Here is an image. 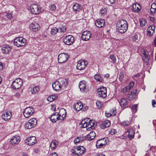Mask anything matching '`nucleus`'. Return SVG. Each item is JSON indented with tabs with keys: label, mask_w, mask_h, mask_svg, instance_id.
Listing matches in <instances>:
<instances>
[{
	"label": "nucleus",
	"mask_w": 156,
	"mask_h": 156,
	"mask_svg": "<svg viewBox=\"0 0 156 156\" xmlns=\"http://www.w3.org/2000/svg\"><path fill=\"white\" fill-rule=\"evenodd\" d=\"M96 134L94 131L91 132L88 134L86 136L87 140H90L94 139L95 136Z\"/></svg>",
	"instance_id": "nucleus-28"
},
{
	"label": "nucleus",
	"mask_w": 156,
	"mask_h": 156,
	"mask_svg": "<svg viewBox=\"0 0 156 156\" xmlns=\"http://www.w3.org/2000/svg\"><path fill=\"white\" fill-rule=\"evenodd\" d=\"M130 123V122L128 121H123L121 123L122 126H126L129 125Z\"/></svg>",
	"instance_id": "nucleus-46"
},
{
	"label": "nucleus",
	"mask_w": 156,
	"mask_h": 156,
	"mask_svg": "<svg viewBox=\"0 0 156 156\" xmlns=\"http://www.w3.org/2000/svg\"><path fill=\"white\" fill-rule=\"evenodd\" d=\"M156 11V3H153L151 5L150 12L151 13L153 14L155 13Z\"/></svg>",
	"instance_id": "nucleus-37"
},
{
	"label": "nucleus",
	"mask_w": 156,
	"mask_h": 156,
	"mask_svg": "<svg viewBox=\"0 0 156 156\" xmlns=\"http://www.w3.org/2000/svg\"><path fill=\"white\" fill-rule=\"evenodd\" d=\"M137 107V105H134L132 106V108L133 109L134 112H136V109Z\"/></svg>",
	"instance_id": "nucleus-56"
},
{
	"label": "nucleus",
	"mask_w": 156,
	"mask_h": 156,
	"mask_svg": "<svg viewBox=\"0 0 156 156\" xmlns=\"http://www.w3.org/2000/svg\"><path fill=\"white\" fill-rule=\"evenodd\" d=\"M102 141H103V140H99L96 142V147L97 148H100L103 147L106 144L105 143L104 144L102 143L101 142Z\"/></svg>",
	"instance_id": "nucleus-36"
},
{
	"label": "nucleus",
	"mask_w": 156,
	"mask_h": 156,
	"mask_svg": "<svg viewBox=\"0 0 156 156\" xmlns=\"http://www.w3.org/2000/svg\"><path fill=\"white\" fill-rule=\"evenodd\" d=\"M106 116L107 117H109L110 116H112L111 112L110 113L108 112L107 111L105 112Z\"/></svg>",
	"instance_id": "nucleus-61"
},
{
	"label": "nucleus",
	"mask_w": 156,
	"mask_h": 156,
	"mask_svg": "<svg viewBox=\"0 0 156 156\" xmlns=\"http://www.w3.org/2000/svg\"><path fill=\"white\" fill-rule=\"evenodd\" d=\"M2 118L5 121L8 120L11 117V113L9 112H5L2 115Z\"/></svg>",
	"instance_id": "nucleus-26"
},
{
	"label": "nucleus",
	"mask_w": 156,
	"mask_h": 156,
	"mask_svg": "<svg viewBox=\"0 0 156 156\" xmlns=\"http://www.w3.org/2000/svg\"><path fill=\"white\" fill-rule=\"evenodd\" d=\"M143 56L142 58L144 61L145 62H147L150 58V56L148 55L147 53L144 51L143 53Z\"/></svg>",
	"instance_id": "nucleus-35"
},
{
	"label": "nucleus",
	"mask_w": 156,
	"mask_h": 156,
	"mask_svg": "<svg viewBox=\"0 0 156 156\" xmlns=\"http://www.w3.org/2000/svg\"><path fill=\"white\" fill-rule=\"evenodd\" d=\"M134 82L132 81L130 83L129 85L128 86H129L130 87V88H131L134 85Z\"/></svg>",
	"instance_id": "nucleus-62"
},
{
	"label": "nucleus",
	"mask_w": 156,
	"mask_h": 156,
	"mask_svg": "<svg viewBox=\"0 0 156 156\" xmlns=\"http://www.w3.org/2000/svg\"><path fill=\"white\" fill-rule=\"evenodd\" d=\"M41 10L40 6L36 4H33L31 5L30 11L32 14H38L41 12Z\"/></svg>",
	"instance_id": "nucleus-4"
},
{
	"label": "nucleus",
	"mask_w": 156,
	"mask_h": 156,
	"mask_svg": "<svg viewBox=\"0 0 156 156\" xmlns=\"http://www.w3.org/2000/svg\"><path fill=\"white\" fill-rule=\"evenodd\" d=\"M6 16L9 19H11L12 18V13L11 12L6 13Z\"/></svg>",
	"instance_id": "nucleus-51"
},
{
	"label": "nucleus",
	"mask_w": 156,
	"mask_h": 156,
	"mask_svg": "<svg viewBox=\"0 0 156 156\" xmlns=\"http://www.w3.org/2000/svg\"><path fill=\"white\" fill-rule=\"evenodd\" d=\"M110 58L114 63L116 62V58L115 56L114 55H110Z\"/></svg>",
	"instance_id": "nucleus-50"
},
{
	"label": "nucleus",
	"mask_w": 156,
	"mask_h": 156,
	"mask_svg": "<svg viewBox=\"0 0 156 156\" xmlns=\"http://www.w3.org/2000/svg\"><path fill=\"white\" fill-rule=\"evenodd\" d=\"M124 78V75L123 72H121L119 74V80L120 81H122Z\"/></svg>",
	"instance_id": "nucleus-43"
},
{
	"label": "nucleus",
	"mask_w": 156,
	"mask_h": 156,
	"mask_svg": "<svg viewBox=\"0 0 156 156\" xmlns=\"http://www.w3.org/2000/svg\"><path fill=\"white\" fill-rule=\"evenodd\" d=\"M152 105L153 106V107H155V106H154V105L156 104V102L155 100H152Z\"/></svg>",
	"instance_id": "nucleus-63"
},
{
	"label": "nucleus",
	"mask_w": 156,
	"mask_h": 156,
	"mask_svg": "<svg viewBox=\"0 0 156 156\" xmlns=\"http://www.w3.org/2000/svg\"><path fill=\"white\" fill-rule=\"evenodd\" d=\"M79 137L81 143L85 140H87V139H86V136L85 137H83L82 136H80Z\"/></svg>",
	"instance_id": "nucleus-54"
},
{
	"label": "nucleus",
	"mask_w": 156,
	"mask_h": 156,
	"mask_svg": "<svg viewBox=\"0 0 156 156\" xmlns=\"http://www.w3.org/2000/svg\"><path fill=\"white\" fill-rule=\"evenodd\" d=\"M120 105L122 108H125L128 106V102L125 98H122L119 101Z\"/></svg>",
	"instance_id": "nucleus-18"
},
{
	"label": "nucleus",
	"mask_w": 156,
	"mask_h": 156,
	"mask_svg": "<svg viewBox=\"0 0 156 156\" xmlns=\"http://www.w3.org/2000/svg\"><path fill=\"white\" fill-rule=\"evenodd\" d=\"M58 113L61 121H62L64 119V118L66 117V111L63 108L61 109Z\"/></svg>",
	"instance_id": "nucleus-16"
},
{
	"label": "nucleus",
	"mask_w": 156,
	"mask_h": 156,
	"mask_svg": "<svg viewBox=\"0 0 156 156\" xmlns=\"http://www.w3.org/2000/svg\"><path fill=\"white\" fill-rule=\"evenodd\" d=\"M56 9V6L55 5L52 4L51 5L50 9L51 11H54Z\"/></svg>",
	"instance_id": "nucleus-53"
},
{
	"label": "nucleus",
	"mask_w": 156,
	"mask_h": 156,
	"mask_svg": "<svg viewBox=\"0 0 156 156\" xmlns=\"http://www.w3.org/2000/svg\"><path fill=\"white\" fill-rule=\"evenodd\" d=\"M68 58L67 55L64 53H61L58 56V62L60 63H63L68 60Z\"/></svg>",
	"instance_id": "nucleus-8"
},
{
	"label": "nucleus",
	"mask_w": 156,
	"mask_h": 156,
	"mask_svg": "<svg viewBox=\"0 0 156 156\" xmlns=\"http://www.w3.org/2000/svg\"><path fill=\"white\" fill-rule=\"evenodd\" d=\"M86 149L83 146H80L77 148V152L78 153V156L83 155L86 152Z\"/></svg>",
	"instance_id": "nucleus-22"
},
{
	"label": "nucleus",
	"mask_w": 156,
	"mask_h": 156,
	"mask_svg": "<svg viewBox=\"0 0 156 156\" xmlns=\"http://www.w3.org/2000/svg\"><path fill=\"white\" fill-rule=\"evenodd\" d=\"M36 142V138L32 136L26 139V143L28 145H32L34 144Z\"/></svg>",
	"instance_id": "nucleus-13"
},
{
	"label": "nucleus",
	"mask_w": 156,
	"mask_h": 156,
	"mask_svg": "<svg viewBox=\"0 0 156 156\" xmlns=\"http://www.w3.org/2000/svg\"><path fill=\"white\" fill-rule=\"evenodd\" d=\"M128 133V138L129 139H133L134 136V130L131 129H129L127 130L126 133Z\"/></svg>",
	"instance_id": "nucleus-32"
},
{
	"label": "nucleus",
	"mask_w": 156,
	"mask_h": 156,
	"mask_svg": "<svg viewBox=\"0 0 156 156\" xmlns=\"http://www.w3.org/2000/svg\"><path fill=\"white\" fill-rule=\"evenodd\" d=\"M117 132L116 130L115 129H112L109 131V134L111 135L115 134Z\"/></svg>",
	"instance_id": "nucleus-49"
},
{
	"label": "nucleus",
	"mask_w": 156,
	"mask_h": 156,
	"mask_svg": "<svg viewBox=\"0 0 156 156\" xmlns=\"http://www.w3.org/2000/svg\"><path fill=\"white\" fill-rule=\"evenodd\" d=\"M74 38L72 35H69L63 38V41L64 43L68 45H70L74 42Z\"/></svg>",
	"instance_id": "nucleus-6"
},
{
	"label": "nucleus",
	"mask_w": 156,
	"mask_h": 156,
	"mask_svg": "<svg viewBox=\"0 0 156 156\" xmlns=\"http://www.w3.org/2000/svg\"><path fill=\"white\" fill-rule=\"evenodd\" d=\"M94 78L96 80L99 82H102L103 79L99 74H97L94 76Z\"/></svg>",
	"instance_id": "nucleus-38"
},
{
	"label": "nucleus",
	"mask_w": 156,
	"mask_h": 156,
	"mask_svg": "<svg viewBox=\"0 0 156 156\" xmlns=\"http://www.w3.org/2000/svg\"><path fill=\"white\" fill-rule=\"evenodd\" d=\"M26 43V40L22 37H17L14 40V44L18 47L24 46Z\"/></svg>",
	"instance_id": "nucleus-2"
},
{
	"label": "nucleus",
	"mask_w": 156,
	"mask_h": 156,
	"mask_svg": "<svg viewBox=\"0 0 156 156\" xmlns=\"http://www.w3.org/2000/svg\"><path fill=\"white\" fill-rule=\"evenodd\" d=\"M110 121L108 120H105L103 121L100 125V127L102 129H105L108 127L110 125Z\"/></svg>",
	"instance_id": "nucleus-21"
},
{
	"label": "nucleus",
	"mask_w": 156,
	"mask_h": 156,
	"mask_svg": "<svg viewBox=\"0 0 156 156\" xmlns=\"http://www.w3.org/2000/svg\"><path fill=\"white\" fill-rule=\"evenodd\" d=\"M37 123V120L35 118L29 120L25 124V127L28 129H30L35 126Z\"/></svg>",
	"instance_id": "nucleus-5"
},
{
	"label": "nucleus",
	"mask_w": 156,
	"mask_h": 156,
	"mask_svg": "<svg viewBox=\"0 0 156 156\" xmlns=\"http://www.w3.org/2000/svg\"><path fill=\"white\" fill-rule=\"evenodd\" d=\"M96 126V123L94 122V121L89 120L88 121V128H87V129H88L89 130H90V129H93Z\"/></svg>",
	"instance_id": "nucleus-30"
},
{
	"label": "nucleus",
	"mask_w": 156,
	"mask_h": 156,
	"mask_svg": "<svg viewBox=\"0 0 156 156\" xmlns=\"http://www.w3.org/2000/svg\"><path fill=\"white\" fill-rule=\"evenodd\" d=\"M130 89L131 88L129 86H127L125 87L123 89V90L124 91L128 92L129 91Z\"/></svg>",
	"instance_id": "nucleus-55"
},
{
	"label": "nucleus",
	"mask_w": 156,
	"mask_h": 156,
	"mask_svg": "<svg viewBox=\"0 0 156 156\" xmlns=\"http://www.w3.org/2000/svg\"><path fill=\"white\" fill-rule=\"evenodd\" d=\"M58 81L62 89H63L68 85V82L67 80L66 79H59Z\"/></svg>",
	"instance_id": "nucleus-25"
},
{
	"label": "nucleus",
	"mask_w": 156,
	"mask_h": 156,
	"mask_svg": "<svg viewBox=\"0 0 156 156\" xmlns=\"http://www.w3.org/2000/svg\"><path fill=\"white\" fill-rule=\"evenodd\" d=\"M132 9L134 12H138L140 11L141 6L139 4L135 3L133 5Z\"/></svg>",
	"instance_id": "nucleus-33"
},
{
	"label": "nucleus",
	"mask_w": 156,
	"mask_h": 156,
	"mask_svg": "<svg viewBox=\"0 0 156 156\" xmlns=\"http://www.w3.org/2000/svg\"><path fill=\"white\" fill-rule=\"evenodd\" d=\"M58 31V29L56 27L52 28L51 30V34L52 35L55 34Z\"/></svg>",
	"instance_id": "nucleus-41"
},
{
	"label": "nucleus",
	"mask_w": 156,
	"mask_h": 156,
	"mask_svg": "<svg viewBox=\"0 0 156 156\" xmlns=\"http://www.w3.org/2000/svg\"><path fill=\"white\" fill-rule=\"evenodd\" d=\"M40 88L39 86H35L31 88L30 90V92L33 94H37L39 91Z\"/></svg>",
	"instance_id": "nucleus-34"
},
{
	"label": "nucleus",
	"mask_w": 156,
	"mask_h": 156,
	"mask_svg": "<svg viewBox=\"0 0 156 156\" xmlns=\"http://www.w3.org/2000/svg\"><path fill=\"white\" fill-rule=\"evenodd\" d=\"M111 112L112 116H115L116 114V112L115 110L112 109V111H111Z\"/></svg>",
	"instance_id": "nucleus-59"
},
{
	"label": "nucleus",
	"mask_w": 156,
	"mask_h": 156,
	"mask_svg": "<svg viewBox=\"0 0 156 156\" xmlns=\"http://www.w3.org/2000/svg\"><path fill=\"white\" fill-rule=\"evenodd\" d=\"M87 64V62L86 61H79L78 62L76 66L77 69L80 70H82L85 68Z\"/></svg>",
	"instance_id": "nucleus-10"
},
{
	"label": "nucleus",
	"mask_w": 156,
	"mask_h": 156,
	"mask_svg": "<svg viewBox=\"0 0 156 156\" xmlns=\"http://www.w3.org/2000/svg\"><path fill=\"white\" fill-rule=\"evenodd\" d=\"M55 98V96L54 95H51L48 97L47 98V100L50 102L53 101Z\"/></svg>",
	"instance_id": "nucleus-44"
},
{
	"label": "nucleus",
	"mask_w": 156,
	"mask_h": 156,
	"mask_svg": "<svg viewBox=\"0 0 156 156\" xmlns=\"http://www.w3.org/2000/svg\"><path fill=\"white\" fill-rule=\"evenodd\" d=\"M95 24L98 27L101 28L105 26V22L103 19H98L96 20Z\"/></svg>",
	"instance_id": "nucleus-19"
},
{
	"label": "nucleus",
	"mask_w": 156,
	"mask_h": 156,
	"mask_svg": "<svg viewBox=\"0 0 156 156\" xmlns=\"http://www.w3.org/2000/svg\"><path fill=\"white\" fill-rule=\"evenodd\" d=\"M140 26L141 27L145 26L147 24V21L146 20L142 19L140 20Z\"/></svg>",
	"instance_id": "nucleus-42"
},
{
	"label": "nucleus",
	"mask_w": 156,
	"mask_h": 156,
	"mask_svg": "<svg viewBox=\"0 0 156 156\" xmlns=\"http://www.w3.org/2000/svg\"><path fill=\"white\" fill-rule=\"evenodd\" d=\"M50 119L51 121L53 122H55L57 120H60L58 112H56L55 113H54L51 115L50 117Z\"/></svg>",
	"instance_id": "nucleus-14"
},
{
	"label": "nucleus",
	"mask_w": 156,
	"mask_h": 156,
	"mask_svg": "<svg viewBox=\"0 0 156 156\" xmlns=\"http://www.w3.org/2000/svg\"><path fill=\"white\" fill-rule=\"evenodd\" d=\"M128 27L127 22L124 20H121L116 24L117 31L121 33H124L126 31Z\"/></svg>",
	"instance_id": "nucleus-1"
},
{
	"label": "nucleus",
	"mask_w": 156,
	"mask_h": 156,
	"mask_svg": "<svg viewBox=\"0 0 156 156\" xmlns=\"http://www.w3.org/2000/svg\"><path fill=\"white\" fill-rule=\"evenodd\" d=\"M30 27L31 30L34 32L38 31L40 28L39 25L36 23H31L30 25Z\"/></svg>",
	"instance_id": "nucleus-23"
},
{
	"label": "nucleus",
	"mask_w": 156,
	"mask_h": 156,
	"mask_svg": "<svg viewBox=\"0 0 156 156\" xmlns=\"http://www.w3.org/2000/svg\"><path fill=\"white\" fill-rule=\"evenodd\" d=\"M58 80H56L52 84L53 89L55 91H57L62 89Z\"/></svg>",
	"instance_id": "nucleus-15"
},
{
	"label": "nucleus",
	"mask_w": 156,
	"mask_h": 156,
	"mask_svg": "<svg viewBox=\"0 0 156 156\" xmlns=\"http://www.w3.org/2000/svg\"><path fill=\"white\" fill-rule=\"evenodd\" d=\"M22 83V81L20 78H17L13 81L11 87L13 89H17L20 88Z\"/></svg>",
	"instance_id": "nucleus-3"
},
{
	"label": "nucleus",
	"mask_w": 156,
	"mask_h": 156,
	"mask_svg": "<svg viewBox=\"0 0 156 156\" xmlns=\"http://www.w3.org/2000/svg\"><path fill=\"white\" fill-rule=\"evenodd\" d=\"M154 27L153 25H151L147 30V35L150 36H152L154 33Z\"/></svg>",
	"instance_id": "nucleus-27"
},
{
	"label": "nucleus",
	"mask_w": 156,
	"mask_h": 156,
	"mask_svg": "<svg viewBox=\"0 0 156 156\" xmlns=\"http://www.w3.org/2000/svg\"><path fill=\"white\" fill-rule=\"evenodd\" d=\"M74 142L75 144H77V143H81L79 136L75 138V139L74 140Z\"/></svg>",
	"instance_id": "nucleus-52"
},
{
	"label": "nucleus",
	"mask_w": 156,
	"mask_h": 156,
	"mask_svg": "<svg viewBox=\"0 0 156 156\" xmlns=\"http://www.w3.org/2000/svg\"><path fill=\"white\" fill-rule=\"evenodd\" d=\"M106 9H101L99 13L100 15L101 16H104L106 13Z\"/></svg>",
	"instance_id": "nucleus-45"
},
{
	"label": "nucleus",
	"mask_w": 156,
	"mask_h": 156,
	"mask_svg": "<svg viewBox=\"0 0 156 156\" xmlns=\"http://www.w3.org/2000/svg\"><path fill=\"white\" fill-rule=\"evenodd\" d=\"M98 94L99 97L105 98L107 96V90L105 87H102L98 89Z\"/></svg>",
	"instance_id": "nucleus-7"
},
{
	"label": "nucleus",
	"mask_w": 156,
	"mask_h": 156,
	"mask_svg": "<svg viewBox=\"0 0 156 156\" xmlns=\"http://www.w3.org/2000/svg\"><path fill=\"white\" fill-rule=\"evenodd\" d=\"M79 87L80 90L83 92L87 91V90L86 88V83L85 81H81L80 82Z\"/></svg>",
	"instance_id": "nucleus-20"
},
{
	"label": "nucleus",
	"mask_w": 156,
	"mask_h": 156,
	"mask_svg": "<svg viewBox=\"0 0 156 156\" xmlns=\"http://www.w3.org/2000/svg\"><path fill=\"white\" fill-rule=\"evenodd\" d=\"M11 50V47L9 45L4 44L2 47V51L4 54L9 53Z\"/></svg>",
	"instance_id": "nucleus-12"
},
{
	"label": "nucleus",
	"mask_w": 156,
	"mask_h": 156,
	"mask_svg": "<svg viewBox=\"0 0 156 156\" xmlns=\"http://www.w3.org/2000/svg\"><path fill=\"white\" fill-rule=\"evenodd\" d=\"M138 36L136 34L133 37L132 39L133 41H136L138 40Z\"/></svg>",
	"instance_id": "nucleus-57"
},
{
	"label": "nucleus",
	"mask_w": 156,
	"mask_h": 156,
	"mask_svg": "<svg viewBox=\"0 0 156 156\" xmlns=\"http://www.w3.org/2000/svg\"><path fill=\"white\" fill-rule=\"evenodd\" d=\"M20 141V137L18 136H13L10 140V143L12 145L18 144Z\"/></svg>",
	"instance_id": "nucleus-17"
},
{
	"label": "nucleus",
	"mask_w": 156,
	"mask_h": 156,
	"mask_svg": "<svg viewBox=\"0 0 156 156\" xmlns=\"http://www.w3.org/2000/svg\"><path fill=\"white\" fill-rule=\"evenodd\" d=\"M66 27L65 26H63L59 28V31L58 30V32H60L61 33H64L66 31Z\"/></svg>",
	"instance_id": "nucleus-48"
},
{
	"label": "nucleus",
	"mask_w": 156,
	"mask_h": 156,
	"mask_svg": "<svg viewBox=\"0 0 156 156\" xmlns=\"http://www.w3.org/2000/svg\"><path fill=\"white\" fill-rule=\"evenodd\" d=\"M74 108L77 111H79L81 110L83 107V105L82 102L80 101L76 103L74 106Z\"/></svg>",
	"instance_id": "nucleus-24"
},
{
	"label": "nucleus",
	"mask_w": 156,
	"mask_h": 156,
	"mask_svg": "<svg viewBox=\"0 0 156 156\" xmlns=\"http://www.w3.org/2000/svg\"><path fill=\"white\" fill-rule=\"evenodd\" d=\"M96 104L98 108H102L103 106V103L100 101H98L96 102Z\"/></svg>",
	"instance_id": "nucleus-47"
},
{
	"label": "nucleus",
	"mask_w": 156,
	"mask_h": 156,
	"mask_svg": "<svg viewBox=\"0 0 156 156\" xmlns=\"http://www.w3.org/2000/svg\"><path fill=\"white\" fill-rule=\"evenodd\" d=\"M58 144V142L56 141V140H53L51 142V143L50 144V147H51V148L52 149H54L56 145Z\"/></svg>",
	"instance_id": "nucleus-39"
},
{
	"label": "nucleus",
	"mask_w": 156,
	"mask_h": 156,
	"mask_svg": "<svg viewBox=\"0 0 156 156\" xmlns=\"http://www.w3.org/2000/svg\"><path fill=\"white\" fill-rule=\"evenodd\" d=\"M34 112L33 108L30 107L26 108L23 112V115L26 118H28L33 115Z\"/></svg>",
	"instance_id": "nucleus-9"
},
{
	"label": "nucleus",
	"mask_w": 156,
	"mask_h": 156,
	"mask_svg": "<svg viewBox=\"0 0 156 156\" xmlns=\"http://www.w3.org/2000/svg\"><path fill=\"white\" fill-rule=\"evenodd\" d=\"M51 109L52 110L54 111H56L57 109H56V107L55 106V105H52L51 106Z\"/></svg>",
	"instance_id": "nucleus-60"
},
{
	"label": "nucleus",
	"mask_w": 156,
	"mask_h": 156,
	"mask_svg": "<svg viewBox=\"0 0 156 156\" xmlns=\"http://www.w3.org/2000/svg\"><path fill=\"white\" fill-rule=\"evenodd\" d=\"M89 119V118H87L82 120L81 122L80 125H82L81 127L84 128L88 127V121Z\"/></svg>",
	"instance_id": "nucleus-31"
},
{
	"label": "nucleus",
	"mask_w": 156,
	"mask_h": 156,
	"mask_svg": "<svg viewBox=\"0 0 156 156\" xmlns=\"http://www.w3.org/2000/svg\"><path fill=\"white\" fill-rule=\"evenodd\" d=\"M73 9L75 11H79L81 9L80 6L78 4L73 5Z\"/></svg>",
	"instance_id": "nucleus-40"
},
{
	"label": "nucleus",
	"mask_w": 156,
	"mask_h": 156,
	"mask_svg": "<svg viewBox=\"0 0 156 156\" xmlns=\"http://www.w3.org/2000/svg\"><path fill=\"white\" fill-rule=\"evenodd\" d=\"M117 138H120L122 139H126L127 138V137L125 135L123 134L121 136L118 137Z\"/></svg>",
	"instance_id": "nucleus-58"
},
{
	"label": "nucleus",
	"mask_w": 156,
	"mask_h": 156,
	"mask_svg": "<svg viewBox=\"0 0 156 156\" xmlns=\"http://www.w3.org/2000/svg\"><path fill=\"white\" fill-rule=\"evenodd\" d=\"M91 33L88 31L83 32L81 38L82 40L87 41L89 40L91 37Z\"/></svg>",
	"instance_id": "nucleus-11"
},
{
	"label": "nucleus",
	"mask_w": 156,
	"mask_h": 156,
	"mask_svg": "<svg viewBox=\"0 0 156 156\" xmlns=\"http://www.w3.org/2000/svg\"><path fill=\"white\" fill-rule=\"evenodd\" d=\"M137 91V90L135 89L131 92V94H129L128 96L129 100L133 99L136 98V96Z\"/></svg>",
	"instance_id": "nucleus-29"
},
{
	"label": "nucleus",
	"mask_w": 156,
	"mask_h": 156,
	"mask_svg": "<svg viewBox=\"0 0 156 156\" xmlns=\"http://www.w3.org/2000/svg\"><path fill=\"white\" fill-rule=\"evenodd\" d=\"M50 155L51 156H52V155H54V156H57L58 154L56 152H54L50 154Z\"/></svg>",
	"instance_id": "nucleus-64"
}]
</instances>
